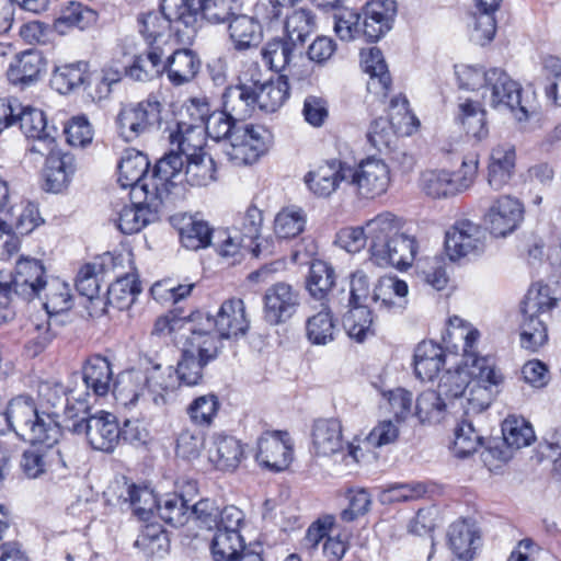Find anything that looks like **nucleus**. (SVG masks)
Segmentation results:
<instances>
[{"mask_svg": "<svg viewBox=\"0 0 561 561\" xmlns=\"http://www.w3.org/2000/svg\"><path fill=\"white\" fill-rule=\"evenodd\" d=\"M244 548V539L239 531H216L210 545L215 561H234Z\"/></svg>", "mask_w": 561, "mask_h": 561, "instance_id": "obj_50", "label": "nucleus"}, {"mask_svg": "<svg viewBox=\"0 0 561 561\" xmlns=\"http://www.w3.org/2000/svg\"><path fill=\"white\" fill-rule=\"evenodd\" d=\"M242 123L227 111L214 112L205 121L207 135L216 140L224 141L225 147L230 141L232 134Z\"/></svg>", "mask_w": 561, "mask_h": 561, "instance_id": "obj_59", "label": "nucleus"}, {"mask_svg": "<svg viewBox=\"0 0 561 561\" xmlns=\"http://www.w3.org/2000/svg\"><path fill=\"white\" fill-rule=\"evenodd\" d=\"M12 288L13 296L31 300L42 298L45 280V268L41 261L35 259H22L18 261L14 275L4 274Z\"/></svg>", "mask_w": 561, "mask_h": 561, "instance_id": "obj_18", "label": "nucleus"}, {"mask_svg": "<svg viewBox=\"0 0 561 561\" xmlns=\"http://www.w3.org/2000/svg\"><path fill=\"white\" fill-rule=\"evenodd\" d=\"M253 84H255V103L262 111L271 113L277 111L289 96V85L285 76L263 83L253 78Z\"/></svg>", "mask_w": 561, "mask_h": 561, "instance_id": "obj_40", "label": "nucleus"}, {"mask_svg": "<svg viewBox=\"0 0 561 561\" xmlns=\"http://www.w3.org/2000/svg\"><path fill=\"white\" fill-rule=\"evenodd\" d=\"M239 10L237 0H180L175 20L183 22L186 38L190 39L197 31L201 21L209 24H226Z\"/></svg>", "mask_w": 561, "mask_h": 561, "instance_id": "obj_9", "label": "nucleus"}, {"mask_svg": "<svg viewBox=\"0 0 561 561\" xmlns=\"http://www.w3.org/2000/svg\"><path fill=\"white\" fill-rule=\"evenodd\" d=\"M219 407L217 396L210 393L194 399L186 411L192 423L197 426H209L216 417Z\"/></svg>", "mask_w": 561, "mask_h": 561, "instance_id": "obj_63", "label": "nucleus"}, {"mask_svg": "<svg viewBox=\"0 0 561 561\" xmlns=\"http://www.w3.org/2000/svg\"><path fill=\"white\" fill-rule=\"evenodd\" d=\"M165 50L161 45H151L147 51L134 57L126 68V75L135 81H149L164 73L163 57Z\"/></svg>", "mask_w": 561, "mask_h": 561, "instance_id": "obj_36", "label": "nucleus"}, {"mask_svg": "<svg viewBox=\"0 0 561 561\" xmlns=\"http://www.w3.org/2000/svg\"><path fill=\"white\" fill-rule=\"evenodd\" d=\"M149 160L138 150L128 149L118 163V183L130 188V198H151L153 205L163 204L175 186L174 172L181 165L180 158L163 154L149 175Z\"/></svg>", "mask_w": 561, "mask_h": 561, "instance_id": "obj_3", "label": "nucleus"}, {"mask_svg": "<svg viewBox=\"0 0 561 561\" xmlns=\"http://www.w3.org/2000/svg\"><path fill=\"white\" fill-rule=\"evenodd\" d=\"M360 57L364 71L370 76L373 81H377L382 90H388L391 79L381 50L371 47L368 51H362Z\"/></svg>", "mask_w": 561, "mask_h": 561, "instance_id": "obj_64", "label": "nucleus"}, {"mask_svg": "<svg viewBox=\"0 0 561 561\" xmlns=\"http://www.w3.org/2000/svg\"><path fill=\"white\" fill-rule=\"evenodd\" d=\"M402 224V219L390 211H382L366 221L370 255L378 251V245L390 243V240L401 233Z\"/></svg>", "mask_w": 561, "mask_h": 561, "instance_id": "obj_32", "label": "nucleus"}, {"mask_svg": "<svg viewBox=\"0 0 561 561\" xmlns=\"http://www.w3.org/2000/svg\"><path fill=\"white\" fill-rule=\"evenodd\" d=\"M347 163L331 159L317 165L305 175V183L309 191L322 198L335 193L342 182L347 183Z\"/></svg>", "mask_w": 561, "mask_h": 561, "instance_id": "obj_20", "label": "nucleus"}, {"mask_svg": "<svg viewBox=\"0 0 561 561\" xmlns=\"http://www.w3.org/2000/svg\"><path fill=\"white\" fill-rule=\"evenodd\" d=\"M417 249L415 238L402 231L390 243L378 245V251L370 255V260L381 267L392 266L404 271L412 265Z\"/></svg>", "mask_w": 561, "mask_h": 561, "instance_id": "obj_21", "label": "nucleus"}, {"mask_svg": "<svg viewBox=\"0 0 561 561\" xmlns=\"http://www.w3.org/2000/svg\"><path fill=\"white\" fill-rule=\"evenodd\" d=\"M164 72L174 85H182L192 81L198 73L201 60L197 55L187 48L174 50L163 57Z\"/></svg>", "mask_w": 561, "mask_h": 561, "instance_id": "obj_29", "label": "nucleus"}, {"mask_svg": "<svg viewBox=\"0 0 561 561\" xmlns=\"http://www.w3.org/2000/svg\"><path fill=\"white\" fill-rule=\"evenodd\" d=\"M470 415H466L467 417L461 420L455 428L453 450L458 458L470 456L482 443V436L474 428L472 421L469 419Z\"/></svg>", "mask_w": 561, "mask_h": 561, "instance_id": "obj_55", "label": "nucleus"}, {"mask_svg": "<svg viewBox=\"0 0 561 561\" xmlns=\"http://www.w3.org/2000/svg\"><path fill=\"white\" fill-rule=\"evenodd\" d=\"M216 165L213 158L203 152L184 161L182 174L176 179V184L185 181L191 186H205L216 176Z\"/></svg>", "mask_w": 561, "mask_h": 561, "instance_id": "obj_42", "label": "nucleus"}, {"mask_svg": "<svg viewBox=\"0 0 561 561\" xmlns=\"http://www.w3.org/2000/svg\"><path fill=\"white\" fill-rule=\"evenodd\" d=\"M47 318L65 312L71 308L70 287L59 278H53L44 284L42 298Z\"/></svg>", "mask_w": 561, "mask_h": 561, "instance_id": "obj_47", "label": "nucleus"}, {"mask_svg": "<svg viewBox=\"0 0 561 561\" xmlns=\"http://www.w3.org/2000/svg\"><path fill=\"white\" fill-rule=\"evenodd\" d=\"M78 405L67 404L65 427L75 434H84L93 449L112 453L122 435L115 415L104 411L91 415L84 401H78Z\"/></svg>", "mask_w": 561, "mask_h": 561, "instance_id": "obj_4", "label": "nucleus"}, {"mask_svg": "<svg viewBox=\"0 0 561 561\" xmlns=\"http://www.w3.org/2000/svg\"><path fill=\"white\" fill-rule=\"evenodd\" d=\"M217 333L222 339L244 335L250 327L245 306L241 299H228L220 306L214 320Z\"/></svg>", "mask_w": 561, "mask_h": 561, "instance_id": "obj_25", "label": "nucleus"}, {"mask_svg": "<svg viewBox=\"0 0 561 561\" xmlns=\"http://www.w3.org/2000/svg\"><path fill=\"white\" fill-rule=\"evenodd\" d=\"M224 150L234 165L252 164L266 150V130L262 126L242 123Z\"/></svg>", "mask_w": 561, "mask_h": 561, "instance_id": "obj_12", "label": "nucleus"}, {"mask_svg": "<svg viewBox=\"0 0 561 561\" xmlns=\"http://www.w3.org/2000/svg\"><path fill=\"white\" fill-rule=\"evenodd\" d=\"M335 278V271L329 263L321 260L313 261L307 278V288L314 299L322 301L332 290Z\"/></svg>", "mask_w": 561, "mask_h": 561, "instance_id": "obj_48", "label": "nucleus"}, {"mask_svg": "<svg viewBox=\"0 0 561 561\" xmlns=\"http://www.w3.org/2000/svg\"><path fill=\"white\" fill-rule=\"evenodd\" d=\"M557 306V299L550 296V288L533 286L522 304L520 345L523 348L537 352L548 342L547 319Z\"/></svg>", "mask_w": 561, "mask_h": 561, "instance_id": "obj_7", "label": "nucleus"}, {"mask_svg": "<svg viewBox=\"0 0 561 561\" xmlns=\"http://www.w3.org/2000/svg\"><path fill=\"white\" fill-rule=\"evenodd\" d=\"M297 53L301 54V48L286 38H273L261 51L264 61L276 72L289 68Z\"/></svg>", "mask_w": 561, "mask_h": 561, "instance_id": "obj_45", "label": "nucleus"}, {"mask_svg": "<svg viewBox=\"0 0 561 561\" xmlns=\"http://www.w3.org/2000/svg\"><path fill=\"white\" fill-rule=\"evenodd\" d=\"M463 340V363L455 370H447L439 379L437 389L448 402H459L465 415L478 414L489 408L492 400L491 388L502 382L492 362L488 357H479L476 352L480 333L470 329L461 330Z\"/></svg>", "mask_w": 561, "mask_h": 561, "instance_id": "obj_2", "label": "nucleus"}, {"mask_svg": "<svg viewBox=\"0 0 561 561\" xmlns=\"http://www.w3.org/2000/svg\"><path fill=\"white\" fill-rule=\"evenodd\" d=\"M256 461L273 471L285 470L293 459V445L287 432L263 433L257 439Z\"/></svg>", "mask_w": 561, "mask_h": 561, "instance_id": "obj_15", "label": "nucleus"}, {"mask_svg": "<svg viewBox=\"0 0 561 561\" xmlns=\"http://www.w3.org/2000/svg\"><path fill=\"white\" fill-rule=\"evenodd\" d=\"M312 448L316 455L332 456L343 449L342 425L336 419H320L312 426Z\"/></svg>", "mask_w": 561, "mask_h": 561, "instance_id": "obj_30", "label": "nucleus"}, {"mask_svg": "<svg viewBox=\"0 0 561 561\" xmlns=\"http://www.w3.org/2000/svg\"><path fill=\"white\" fill-rule=\"evenodd\" d=\"M408 284L404 280L385 277L374 288L371 300L379 312L399 313L407 306Z\"/></svg>", "mask_w": 561, "mask_h": 561, "instance_id": "obj_26", "label": "nucleus"}, {"mask_svg": "<svg viewBox=\"0 0 561 561\" xmlns=\"http://www.w3.org/2000/svg\"><path fill=\"white\" fill-rule=\"evenodd\" d=\"M421 187L423 192L433 197L440 198L457 194L453 175L445 170H427L421 175Z\"/></svg>", "mask_w": 561, "mask_h": 561, "instance_id": "obj_56", "label": "nucleus"}, {"mask_svg": "<svg viewBox=\"0 0 561 561\" xmlns=\"http://www.w3.org/2000/svg\"><path fill=\"white\" fill-rule=\"evenodd\" d=\"M56 137L57 128H49L38 137H27L31 140L27 154L34 162L45 159L44 187L53 193L66 188L76 171L73 157L58 149Z\"/></svg>", "mask_w": 561, "mask_h": 561, "instance_id": "obj_6", "label": "nucleus"}, {"mask_svg": "<svg viewBox=\"0 0 561 561\" xmlns=\"http://www.w3.org/2000/svg\"><path fill=\"white\" fill-rule=\"evenodd\" d=\"M169 139L171 148L164 154L176 156L181 162L174 172L176 183V179L182 174L184 161L205 152V139L201 127L187 124H178L176 130L171 131Z\"/></svg>", "mask_w": 561, "mask_h": 561, "instance_id": "obj_23", "label": "nucleus"}, {"mask_svg": "<svg viewBox=\"0 0 561 561\" xmlns=\"http://www.w3.org/2000/svg\"><path fill=\"white\" fill-rule=\"evenodd\" d=\"M264 319L271 325L289 320L300 305L299 291L287 283H276L265 290Z\"/></svg>", "mask_w": 561, "mask_h": 561, "instance_id": "obj_13", "label": "nucleus"}, {"mask_svg": "<svg viewBox=\"0 0 561 561\" xmlns=\"http://www.w3.org/2000/svg\"><path fill=\"white\" fill-rule=\"evenodd\" d=\"M503 0H473V26L471 41L478 45L491 42L496 32L495 13L500 10Z\"/></svg>", "mask_w": 561, "mask_h": 561, "instance_id": "obj_31", "label": "nucleus"}, {"mask_svg": "<svg viewBox=\"0 0 561 561\" xmlns=\"http://www.w3.org/2000/svg\"><path fill=\"white\" fill-rule=\"evenodd\" d=\"M88 78V64L78 61L56 67L50 82L53 88L60 94H67L83 85Z\"/></svg>", "mask_w": 561, "mask_h": 561, "instance_id": "obj_46", "label": "nucleus"}, {"mask_svg": "<svg viewBox=\"0 0 561 561\" xmlns=\"http://www.w3.org/2000/svg\"><path fill=\"white\" fill-rule=\"evenodd\" d=\"M191 334L187 336L188 348L194 354L202 358V363H209L214 360L221 347V341L218 333L204 331L202 329H190Z\"/></svg>", "mask_w": 561, "mask_h": 561, "instance_id": "obj_52", "label": "nucleus"}, {"mask_svg": "<svg viewBox=\"0 0 561 561\" xmlns=\"http://www.w3.org/2000/svg\"><path fill=\"white\" fill-rule=\"evenodd\" d=\"M455 73L459 88L470 91L484 89L485 92H490L489 95L483 94L489 104H501L499 87L505 88L506 84V89H515V85L507 80V73L501 68L485 70L481 66L459 65L455 67Z\"/></svg>", "mask_w": 561, "mask_h": 561, "instance_id": "obj_11", "label": "nucleus"}, {"mask_svg": "<svg viewBox=\"0 0 561 561\" xmlns=\"http://www.w3.org/2000/svg\"><path fill=\"white\" fill-rule=\"evenodd\" d=\"M343 324L350 337L362 342L369 333H373L371 310L363 306L353 307L345 314Z\"/></svg>", "mask_w": 561, "mask_h": 561, "instance_id": "obj_61", "label": "nucleus"}, {"mask_svg": "<svg viewBox=\"0 0 561 561\" xmlns=\"http://www.w3.org/2000/svg\"><path fill=\"white\" fill-rule=\"evenodd\" d=\"M181 243L188 250H199L211 244V229L201 219L188 217L179 231Z\"/></svg>", "mask_w": 561, "mask_h": 561, "instance_id": "obj_53", "label": "nucleus"}, {"mask_svg": "<svg viewBox=\"0 0 561 561\" xmlns=\"http://www.w3.org/2000/svg\"><path fill=\"white\" fill-rule=\"evenodd\" d=\"M128 378L134 382H144L147 390L153 394L156 404L165 403V394L175 391L181 385L175 369L172 366L162 367L160 364L149 368L146 375L135 373L129 374Z\"/></svg>", "mask_w": 561, "mask_h": 561, "instance_id": "obj_24", "label": "nucleus"}, {"mask_svg": "<svg viewBox=\"0 0 561 561\" xmlns=\"http://www.w3.org/2000/svg\"><path fill=\"white\" fill-rule=\"evenodd\" d=\"M347 184L358 198L375 199L387 193L391 184L388 164L376 158L362 160L357 165L347 164Z\"/></svg>", "mask_w": 561, "mask_h": 561, "instance_id": "obj_10", "label": "nucleus"}, {"mask_svg": "<svg viewBox=\"0 0 561 561\" xmlns=\"http://www.w3.org/2000/svg\"><path fill=\"white\" fill-rule=\"evenodd\" d=\"M178 4L179 3H174V5H171L164 0L161 7L162 11H151L138 15L139 33L147 42L148 47H151V45H161L171 28H173L176 34L181 32H184V35L186 34L185 28H182L183 22L175 20L173 16V13L178 11Z\"/></svg>", "mask_w": 561, "mask_h": 561, "instance_id": "obj_14", "label": "nucleus"}, {"mask_svg": "<svg viewBox=\"0 0 561 561\" xmlns=\"http://www.w3.org/2000/svg\"><path fill=\"white\" fill-rule=\"evenodd\" d=\"M445 363L443 348L432 342H421L414 352V371L423 381H431L438 374Z\"/></svg>", "mask_w": 561, "mask_h": 561, "instance_id": "obj_38", "label": "nucleus"}, {"mask_svg": "<svg viewBox=\"0 0 561 561\" xmlns=\"http://www.w3.org/2000/svg\"><path fill=\"white\" fill-rule=\"evenodd\" d=\"M454 402H448L439 390L423 391L416 399L415 414L422 423H439L445 420Z\"/></svg>", "mask_w": 561, "mask_h": 561, "instance_id": "obj_41", "label": "nucleus"}, {"mask_svg": "<svg viewBox=\"0 0 561 561\" xmlns=\"http://www.w3.org/2000/svg\"><path fill=\"white\" fill-rule=\"evenodd\" d=\"M455 119L467 136L476 141L489 136L486 112L477 101L467 99L460 102Z\"/></svg>", "mask_w": 561, "mask_h": 561, "instance_id": "obj_34", "label": "nucleus"}, {"mask_svg": "<svg viewBox=\"0 0 561 561\" xmlns=\"http://www.w3.org/2000/svg\"><path fill=\"white\" fill-rule=\"evenodd\" d=\"M98 14L94 10L78 3L71 2L66 7L56 21L57 27H77L85 30L96 22Z\"/></svg>", "mask_w": 561, "mask_h": 561, "instance_id": "obj_62", "label": "nucleus"}, {"mask_svg": "<svg viewBox=\"0 0 561 561\" xmlns=\"http://www.w3.org/2000/svg\"><path fill=\"white\" fill-rule=\"evenodd\" d=\"M316 27L314 16L308 9H293L286 13L285 38L302 49Z\"/></svg>", "mask_w": 561, "mask_h": 561, "instance_id": "obj_44", "label": "nucleus"}, {"mask_svg": "<svg viewBox=\"0 0 561 561\" xmlns=\"http://www.w3.org/2000/svg\"><path fill=\"white\" fill-rule=\"evenodd\" d=\"M524 213V205L518 198L502 195L489 208L485 225L494 237H506L520 225Z\"/></svg>", "mask_w": 561, "mask_h": 561, "instance_id": "obj_17", "label": "nucleus"}, {"mask_svg": "<svg viewBox=\"0 0 561 561\" xmlns=\"http://www.w3.org/2000/svg\"><path fill=\"white\" fill-rule=\"evenodd\" d=\"M507 80L515 85L512 92L506 87H499V99L502 101L501 104L494 105L489 104L491 107L497 111H510L514 114L517 121L523 122L529 117V106L522 98V87L518 82L514 81L508 75Z\"/></svg>", "mask_w": 561, "mask_h": 561, "instance_id": "obj_58", "label": "nucleus"}, {"mask_svg": "<svg viewBox=\"0 0 561 561\" xmlns=\"http://www.w3.org/2000/svg\"><path fill=\"white\" fill-rule=\"evenodd\" d=\"M307 318L305 330L307 340L313 345H327L334 341L336 325L329 307Z\"/></svg>", "mask_w": 561, "mask_h": 561, "instance_id": "obj_43", "label": "nucleus"}, {"mask_svg": "<svg viewBox=\"0 0 561 561\" xmlns=\"http://www.w3.org/2000/svg\"><path fill=\"white\" fill-rule=\"evenodd\" d=\"M82 377L87 389L98 397L106 396L113 380L111 363L103 356L94 355L84 364Z\"/></svg>", "mask_w": 561, "mask_h": 561, "instance_id": "obj_39", "label": "nucleus"}, {"mask_svg": "<svg viewBox=\"0 0 561 561\" xmlns=\"http://www.w3.org/2000/svg\"><path fill=\"white\" fill-rule=\"evenodd\" d=\"M447 537L449 548L459 560L469 561L473 558L480 538L473 523L467 519L453 523Z\"/></svg>", "mask_w": 561, "mask_h": 561, "instance_id": "obj_35", "label": "nucleus"}, {"mask_svg": "<svg viewBox=\"0 0 561 561\" xmlns=\"http://www.w3.org/2000/svg\"><path fill=\"white\" fill-rule=\"evenodd\" d=\"M445 248L453 261L478 254L484 248V231L470 220H459L446 232Z\"/></svg>", "mask_w": 561, "mask_h": 561, "instance_id": "obj_16", "label": "nucleus"}, {"mask_svg": "<svg viewBox=\"0 0 561 561\" xmlns=\"http://www.w3.org/2000/svg\"><path fill=\"white\" fill-rule=\"evenodd\" d=\"M5 420L18 437L31 444L21 456L23 473L30 479L46 474L59 450L55 447L61 435L58 414L39 410L32 398L19 396L9 402Z\"/></svg>", "mask_w": 561, "mask_h": 561, "instance_id": "obj_1", "label": "nucleus"}, {"mask_svg": "<svg viewBox=\"0 0 561 561\" xmlns=\"http://www.w3.org/2000/svg\"><path fill=\"white\" fill-rule=\"evenodd\" d=\"M162 111L163 105L154 94L123 105L115 121L118 135L125 141L133 142L141 136L158 131L163 121Z\"/></svg>", "mask_w": 561, "mask_h": 561, "instance_id": "obj_8", "label": "nucleus"}, {"mask_svg": "<svg viewBox=\"0 0 561 561\" xmlns=\"http://www.w3.org/2000/svg\"><path fill=\"white\" fill-rule=\"evenodd\" d=\"M502 435L506 445L514 450L529 446L535 440L531 425L524 419L510 416L502 424Z\"/></svg>", "mask_w": 561, "mask_h": 561, "instance_id": "obj_57", "label": "nucleus"}, {"mask_svg": "<svg viewBox=\"0 0 561 561\" xmlns=\"http://www.w3.org/2000/svg\"><path fill=\"white\" fill-rule=\"evenodd\" d=\"M306 226L305 211L295 206L283 208L275 217L274 231L280 239H293L299 236Z\"/></svg>", "mask_w": 561, "mask_h": 561, "instance_id": "obj_54", "label": "nucleus"}, {"mask_svg": "<svg viewBox=\"0 0 561 561\" xmlns=\"http://www.w3.org/2000/svg\"><path fill=\"white\" fill-rule=\"evenodd\" d=\"M190 500L179 494H167L159 501L158 514L173 527H180L191 518Z\"/></svg>", "mask_w": 561, "mask_h": 561, "instance_id": "obj_51", "label": "nucleus"}, {"mask_svg": "<svg viewBox=\"0 0 561 561\" xmlns=\"http://www.w3.org/2000/svg\"><path fill=\"white\" fill-rule=\"evenodd\" d=\"M516 152L515 148L508 144L495 146L490 154L488 165V183L500 191L510 183L515 172Z\"/></svg>", "mask_w": 561, "mask_h": 561, "instance_id": "obj_27", "label": "nucleus"}, {"mask_svg": "<svg viewBox=\"0 0 561 561\" xmlns=\"http://www.w3.org/2000/svg\"><path fill=\"white\" fill-rule=\"evenodd\" d=\"M222 105L225 111L237 115L239 121L250 116L256 105L253 77L250 83L240 81L237 85L226 88L222 94Z\"/></svg>", "mask_w": 561, "mask_h": 561, "instance_id": "obj_37", "label": "nucleus"}, {"mask_svg": "<svg viewBox=\"0 0 561 561\" xmlns=\"http://www.w3.org/2000/svg\"><path fill=\"white\" fill-rule=\"evenodd\" d=\"M364 18L353 10L335 16L334 31L342 41L354 39L360 32L369 42H376L392 27L397 13L394 0H371L364 7Z\"/></svg>", "mask_w": 561, "mask_h": 561, "instance_id": "obj_5", "label": "nucleus"}, {"mask_svg": "<svg viewBox=\"0 0 561 561\" xmlns=\"http://www.w3.org/2000/svg\"><path fill=\"white\" fill-rule=\"evenodd\" d=\"M162 204L153 205L151 198H131V204L124 205L114 218L117 229L124 234L139 232L150 222L158 219V213Z\"/></svg>", "mask_w": 561, "mask_h": 561, "instance_id": "obj_22", "label": "nucleus"}, {"mask_svg": "<svg viewBox=\"0 0 561 561\" xmlns=\"http://www.w3.org/2000/svg\"><path fill=\"white\" fill-rule=\"evenodd\" d=\"M46 59L41 50L26 49L16 54L7 69L8 81L20 89L35 84L46 71Z\"/></svg>", "mask_w": 561, "mask_h": 561, "instance_id": "obj_19", "label": "nucleus"}, {"mask_svg": "<svg viewBox=\"0 0 561 561\" xmlns=\"http://www.w3.org/2000/svg\"><path fill=\"white\" fill-rule=\"evenodd\" d=\"M140 285L133 274H125L112 283L107 289V304L118 310H124L133 305L140 293Z\"/></svg>", "mask_w": 561, "mask_h": 561, "instance_id": "obj_49", "label": "nucleus"}, {"mask_svg": "<svg viewBox=\"0 0 561 561\" xmlns=\"http://www.w3.org/2000/svg\"><path fill=\"white\" fill-rule=\"evenodd\" d=\"M208 455L219 470H234L243 459L244 450L240 440L233 436L215 434Z\"/></svg>", "mask_w": 561, "mask_h": 561, "instance_id": "obj_33", "label": "nucleus"}, {"mask_svg": "<svg viewBox=\"0 0 561 561\" xmlns=\"http://www.w3.org/2000/svg\"><path fill=\"white\" fill-rule=\"evenodd\" d=\"M262 226V211L256 206H249L244 211L236 215L231 229L232 232H237L247 239L250 247L259 239Z\"/></svg>", "mask_w": 561, "mask_h": 561, "instance_id": "obj_60", "label": "nucleus"}, {"mask_svg": "<svg viewBox=\"0 0 561 561\" xmlns=\"http://www.w3.org/2000/svg\"><path fill=\"white\" fill-rule=\"evenodd\" d=\"M229 38L238 51L256 47L263 39V28L259 20L247 14L234 12L227 22Z\"/></svg>", "mask_w": 561, "mask_h": 561, "instance_id": "obj_28", "label": "nucleus"}]
</instances>
